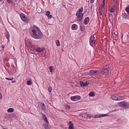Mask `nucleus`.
Here are the masks:
<instances>
[{"label":"nucleus","mask_w":129,"mask_h":129,"mask_svg":"<svg viewBox=\"0 0 129 129\" xmlns=\"http://www.w3.org/2000/svg\"><path fill=\"white\" fill-rule=\"evenodd\" d=\"M30 35L34 39H42L43 37V34L40 30V28L35 25L31 28Z\"/></svg>","instance_id":"nucleus-1"},{"label":"nucleus","mask_w":129,"mask_h":129,"mask_svg":"<svg viewBox=\"0 0 129 129\" xmlns=\"http://www.w3.org/2000/svg\"><path fill=\"white\" fill-rule=\"evenodd\" d=\"M111 98L112 99V100H122V99H123V98H122V97L120 96L118 94H113L111 97Z\"/></svg>","instance_id":"nucleus-2"},{"label":"nucleus","mask_w":129,"mask_h":129,"mask_svg":"<svg viewBox=\"0 0 129 129\" xmlns=\"http://www.w3.org/2000/svg\"><path fill=\"white\" fill-rule=\"evenodd\" d=\"M101 73V71H100L91 70L89 72V75H90V76H94V75H98V74H100Z\"/></svg>","instance_id":"nucleus-3"},{"label":"nucleus","mask_w":129,"mask_h":129,"mask_svg":"<svg viewBox=\"0 0 129 129\" xmlns=\"http://www.w3.org/2000/svg\"><path fill=\"white\" fill-rule=\"evenodd\" d=\"M20 17L22 21H23V22H25V23H29V22H30V19L29 18L26 16V15L24 14H21L20 15Z\"/></svg>","instance_id":"nucleus-4"},{"label":"nucleus","mask_w":129,"mask_h":129,"mask_svg":"<svg viewBox=\"0 0 129 129\" xmlns=\"http://www.w3.org/2000/svg\"><path fill=\"white\" fill-rule=\"evenodd\" d=\"M80 99H81V96L79 95L71 97V100H72V101H78V100H80Z\"/></svg>","instance_id":"nucleus-5"},{"label":"nucleus","mask_w":129,"mask_h":129,"mask_svg":"<svg viewBox=\"0 0 129 129\" xmlns=\"http://www.w3.org/2000/svg\"><path fill=\"white\" fill-rule=\"evenodd\" d=\"M119 106H121L123 108H127L129 106V104L125 102H121L119 103Z\"/></svg>","instance_id":"nucleus-6"},{"label":"nucleus","mask_w":129,"mask_h":129,"mask_svg":"<svg viewBox=\"0 0 129 129\" xmlns=\"http://www.w3.org/2000/svg\"><path fill=\"white\" fill-rule=\"evenodd\" d=\"M96 40L95 39V37L94 36H91L90 39L89 40L90 45L91 46H93L94 44H95V41Z\"/></svg>","instance_id":"nucleus-7"},{"label":"nucleus","mask_w":129,"mask_h":129,"mask_svg":"<svg viewBox=\"0 0 129 129\" xmlns=\"http://www.w3.org/2000/svg\"><path fill=\"white\" fill-rule=\"evenodd\" d=\"M101 71L100 74H102V75H105V76H107L108 75V70L106 68L103 69L102 71Z\"/></svg>","instance_id":"nucleus-8"},{"label":"nucleus","mask_w":129,"mask_h":129,"mask_svg":"<svg viewBox=\"0 0 129 129\" xmlns=\"http://www.w3.org/2000/svg\"><path fill=\"white\" fill-rule=\"evenodd\" d=\"M76 16H77V22H81V21H82V19L83 18V16H84V14L76 15Z\"/></svg>","instance_id":"nucleus-9"},{"label":"nucleus","mask_w":129,"mask_h":129,"mask_svg":"<svg viewBox=\"0 0 129 129\" xmlns=\"http://www.w3.org/2000/svg\"><path fill=\"white\" fill-rule=\"evenodd\" d=\"M82 12H83V7H82L81 8L78 10L76 15H83Z\"/></svg>","instance_id":"nucleus-10"},{"label":"nucleus","mask_w":129,"mask_h":129,"mask_svg":"<svg viewBox=\"0 0 129 129\" xmlns=\"http://www.w3.org/2000/svg\"><path fill=\"white\" fill-rule=\"evenodd\" d=\"M42 118L43 119V120L44 121V122H46L47 124L49 123V121L48 120V119H47V117L45 114L42 115Z\"/></svg>","instance_id":"nucleus-11"},{"label":"nucleus","mask_w":129,"mask_h":129,"mask_svg":"<svg viewBox=\"0 0 129 129\" xmlns=\"http://www.w3.org/2000/svg\"><path fill=\"white\" fill-rule=\"evenodd\" d=\"M30 50L31 51H35L36 50V46L35 45H33L32 44H29V47Z\"/></svg>","instance_id":"nucleus-12"},{"label":"nucleus","mask_w":129,"mask_h":129,"mask_svg":"<svg viewBox=\"0 0 129 129\" xmlns=\"http://www.w3.org/2000/svg\"><path fill=\"white\" fill-rule=\"evenodd\" d=\"M69 129H74V124H73L72 121H70L69 122Z\"/></svg>","instance_id":"nucleus-13"},{"label":"nucleus","mask_w":129,"mask_h":129,"mask_svg":"<svg viewBox=\"0 0 129 129\" xmlns=\"http://www.w3.org/2000/svg\"><path fill=\"white\" fill-rule=\"evenodd\" d=\"M80 84L81 86H82V87H84L85 86H87V85H88V82H86L85 83H84L83 81H80Z\"/></svg>","instance_id":"nucleus-14"},{"label":"nucleus","mask_w":129,"mask_h":129,"mask_svg":"<svg viewBox=\"0 0 129 129\" xmlns=\"http://www.w3.org/2000/svg\"><path fill=\"white\" fill-rule=\"evenodd\" d=\"M72 30L75 31V30H77L78 29V26L77 25L74 24L72 25Z\"/></svg>","instance_id":"nucleus-15"},{"label":"nucleus","mask_w":129,"mask_h":129,"mask_svg":"<svg viewBox=\"0 0 129 129\" xmlns=\"http://www.w3.org/2000/svg\"><path fill=\"white\" fill-rule=\"evenodd\" d=\"M88 23H89V18L86 17L84 20V24L85 25H87V24H88Z\"/></svg>","instance_id":"nucleus-16"},{"label":"nucleus","mask_w":129,"mask_h":129,"mask_svg":"<svg viewBox=\"0 0 129 129\" xmlns=\"http://www.w3.org/2000/svg\"><path fill=\"white\" fill-rule=\"evenodd\" d=\"M105 116H108V114H98L99 118H100V117H104Z\"/></svg>","instance_id":"nucleus-17"},{"label":"nucleus","mask_w":129,"mask_h":129,"mask_svg":"<svg viewBox=\"0 0 129 129\" xmlns=\"http://www.w3.org/2000/svg\"><path fill=\"white\" fill-rule=\"evenodd\" d=\"M14 111H15V109L13 108H9L8 110H7V112L9 113H11L12 112H14Z\"/></svg>","instance_id":"nucleus-18"},{"label":"nucleus","mask_w":129,"mask_h":129,"mask_svg":"<svg viewBox=\"0 0 129 129\" xmlns=\"http://www.w3.org/2000/svg\"><path fill=\"white\" fill-rule=\"evenodd\" d=\"M5 36L8 41H10V34H9V32L8 31L6 32Z\"/></svg>","instance_id":"nucleus-19"},{"label":"nucleus","mask_w":129,"mask_h":129,"mask_svg":"<svg viewBox=\"0 0 129 129\" xmlns=\"http://www.w3.org/2000/svg\"><path fill=\"white\" fill-rule=\"evenodd\" d=\"M43 48H37L35 49V51L36 52H38L39 53H41V52H43Z\"/></svg>","instance_id":"nucleus-20"},{"label":"nucleus","mask_w":129,"mask_h":129,"mask_svg":"<svg viewBox=\"0 0 129 129\" xmlns=\"http://www.w3.org/2000/svg\"><path fill=\"white\" fill-rule=\"evenodd\" d=\"M49 71H50V72H51V73H52V72H53V70H54V67H53V66H49Z\"/></svg>","instance_id":"nucleus-21"},{"label":"nucleus","mask_w":129,"mask_h":129,"mask_svg":"<svg viewBox=\"0 0 129 129\" xmlns=\"http://www.w3.org/2000/svg\"><path fill=\"white\" fill-rule=\"evenodd\" d=\"M41 108L42 110H44V111L46 110V106H45V104L44 103L42 104Z\"/></svg>","instance_id":"nucleus-22"},{"label":"nucleus","mask_w":129,"mask_h":129,"mask_svg":"<svg viewBox=\"0 0 129 129\" xmlns=\"http://www.w3.org/2000/svg\"><path fill=\"white\" fill-rule=\"evenodd\" d=\"M94 95H95V94H94V92H91L89 94V96H90L91 97H93V96H94Z\"/></svg>","instance_id":"nucleus-23"},{"label":"nucleus","mask_w":129,"mask_h":129,"mask_svg":"<svg viewBox=\"0 0 129 129\" xmlns=\"http://www.w3.org/2000/svg\"><path fill=\"white\" fill-rule=\"evenodd\" d=\"M44 127L45 129H50V127H49V124H44Z\"/></svg>","instance_id":"nucleus-24"},{"label":"nucleus","mask_w":129,"mask_h":129,"mask_svg":"<svg viewBox=\"0 0 129 129\" xmlns=\"http://www.w3.org/2000/svg\"><path fill=\"white\" fill-rule=\"evenodd\" d=\"M27 85H32V84H33V83L32 82V81L29 80V81H27Z\"/></svg>","instance_id":"nucleus-25"},{"label":"nucleus","mask_w":129,"mask_h":129,"mask_svg":"<svg viewBox=\"0 0 129 129\" xmlns=\"http://www.w3.org/2000/svg\"><path fill=\"white\" fill-rule=\"evenodd\" d=\"M113 34H114V35H115V36H116V38L118 35V32L116 31H113Z\"/></svg>","instance_id":"nucleus-26"},{"label":"nucleus","mask_w":129,"mask_h":129,"mask_svg":"<svg viewBox=\"0 0 129 129\" xmlns=\"http://www.w3.org/2000/svg\"><path fill=\"white\" fill-rule=\"evenodd\" d=\"M48 90L49 92H50V93L52 92V87L49 86L48 87Z\"/></svg>","instance_id":"nucleus-27"},{"label":"nucleus","mask_w":129,"mask_h":129,"mask_svg":"<svg viewBox=\"0 0 129 129\" xmlns=\"http://www.w3.org/2000/svg\"><path fill=\"white\" fill-rule=\"evenodd\" d=\"M104 6H105V0H103V5L101 7V8L103 9V8H104Z\"/></svg>","instance_id":"nucleus-28"},{"label":"nucleus","mask_w":129,"mask_h":129,"mask_svg":"<svg viewBox=\"0 0 129 129\" xmlns=\"http://www.w3.org/2000/svg\"><path fill=\"white\" fill-rule=\"evenodd\" d=\"M50 14H51V12H50V11H46L45 15L47 17H48L50 16Z\"/></svg>","instance_id":"nucleus-29"},{"label":"nucleus","mask_w":129,"mask_h":129,"mask_svg":"<svg viewBox=\"0 0 129 129\" xmlns=\"http://www.w3.org/2000/svg\"><path fill=\"white\" fill-rule=\"evenodd\" d=\"M125 11L127 14H129V5L125 8Z\"/></svg>","instance_id":"nucleus-30"},{"label":"nucleus","mask_w":129,"mask_h":129,"mask_svg":"<svg viewBox=\"0 0 129 129\" xmlns=\"http://www.w3.org/2000/svg\"><path fill=\"white\" fill-rule=\"evenodd\" d=\"M56 44L57 47H59V46H60V41H59L58 40L57 41Z\"/></svg>","instance_id":"nucleus-31"},{"label":"nucleus","mask_w":129,"mask_h":129,"mask_svg":"<svg viewBox=\"0 0 129 129\" xmlns=\"http://www.w3.org/2000/svg\"><path fill=\"white\" fill-rule=\"evenodd\" d=\"M5 79H6V80H13L14 78H5Z\"/></svg>","instance_id":"nucleus-32"},{"label":"nucleus","mask_w":129,"mask_h":129,"mask_svg":"<svg viewBox=\"0 0 129 129\" xmlns=\"http://www.w3.org/2000/svg\"><path fill=\"white\" fill-rule=\"evenodd\" d=\"M114 12H115L114 9L113 8H111V9H110V13H114Z\"/></svg>","instance_id":"nucleus-33"},{"label":"nucleus","mask_w":129,"mask_h":129,"mask_svg":"<svg viewBox=\"0 0 129 129\" xmlns=\"http://www.w3.org/2000/svg\"><path fill=\"white\" fill-rule=\"evenodd\" d=\"M7 2L8 4H12V3H13V0H7Z\"/></svg>","instance_id":"nucleus-34"},{"label":"nucleus","mask_w":129,"mask_h":129,"mask_svg":"<svg viewBox=\"0 0 129 129\" xmlns=\"http://www.w3.org/2000/svg\"><path fill=\"white\" fill-rule=\"evenodd\" d=\"M98 114H96L93 116V118H98Z\"/></svg>","instance_id":"nucleus-35"},{"label":"nucleus","mask_w":129,"mask_h":129,"mask_svg":"<svg viewBox=\"0 0 129 129\" xmlns=\"http://www.w3.org/2000/svg\"><path fill=\"white\" fill-rule=\"evenodd\" d=\"M47 18H48V19H49V20L51 19H52V15H50V14H49V15H48V16H47Z\"/></svg>","instance_id":"nucleus-36"},{"label":"nucleus","mask_w":129,"mask_h":129,"mask_svg":"<svg viewBox=\"0 0 129 129\" xmlns=\"http://www.w3.org/2000/svg\"><path fill=\"white\" fill-rule=\"evenodd\" d=\"M99 11L100 15H102V11H101V9H99Z\"/></svg>","instance_id":"nucleus-37"},{"label":"nucleus","mask_w":129,"mask_h":129,"mask_svg":"<svg viewBox=\"0 0 129 129\" xmlns=\"http://www.w3.org/2000/svg\"><path fill=\"white\" fill-rule=\"evenodd\" d=\"M67 108L68 109H70V108H71V107L70 106V105H67Z\"/></svg>","instance_id":"nucleus-38"},{"label":"nucleus","mask_w":129,"mask_h":129,"mask_svg":"<svg viewBox=\"0 0 129 129\" xmlns=\"http://www.w3.org/2000/svg\"><path fill=\"white\" fill-rule=\"evenodd\" d=\"M3 98V95L2 94V93H0V100L1 99H2Z\"/></svg>","instance_id":"nucleus-39"},{"label":"nucleus","mask_w":129,"mask_h":129,"mask_svg":"<svg viewBox=\"0 0 129 129\" xmlns=\"http://www.w3.org/2000/svg\"><path fill=\"white\" fill-rule=\"evenodd\" d=\"M90 3H91V4H93V3H94V0H90Z\"/></svg>","instance_id":"nucleus-40"},{"label":"nucleus","mask_w":129,"mask_h":129,"mask_svg":"<svg viewBox=\"0 0 129 129\" xmlns=\"http://www.w3.org/2000/svg\"><path fill=\"white\" fill-rule=\"evenodd\" d=\"M87 117H88L89 118H91V116H90V115H87Z\"/></svg>","instance_id":"nucleus-41"},{"label":"nucleus","mask_w":129,"mask_h":129,"mask_svg":"<svg viewBox=\"0 0 129 129\" xmlns=\"http://www.w3.org/2000/svg\"><path fill=\"white\" fill-rule=\"evenodd\" d=\"M124 16H124V18H125V19H126V14H124Z\"/></svg>","instance_id":"nucleus-42"},{"label":"nucleus","mask_w":129,"mask_h":129,"mask_svg":"<svg viewBox=\"0 0 129 129\" xmlns=\"http://www.w3.org/2000/svg\"><path fill=\"white\" fill-rule=\"evenodd\" d=\"M0 2H3V0H0Z\"/></svg>","instance_id":"nucleus-43"},{"label":"nucleus","mask_w":129,"mask_h":129,"mask_svg":"<svg viewBox=\"0 0 129 129\" xmlns=\"http://www.w3.org/2000/svg\"><path fill=\"white\" fill-rule=\"evenodd\" d=\"M113 1H115V0H113Z\"/></svg>","instance_id":"nucleus-44"}]
</instances>
